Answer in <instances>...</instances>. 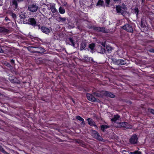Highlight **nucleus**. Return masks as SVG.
<instances>
[{
	"instance_id": "f257e3e1",
	"label": "nucleus",
	"mask_w": 154,
	"mask_h": 154,
	"mask_svg": "<svg viewBox=\"0 0 154 154\" xmlns=\"http://www.w3.org/2000/svg\"><path fill=\"white\" fill-rule=\"evenodd\" d=\"M105 45V42L98 43L97 44V51L100 54H104L106 51Z\"/></svg>"
},
{
	"instance_id": "f03ea898",
	"label": "nucleus",
	"mask_w": 154,
	"mask_h": 154,
	"mask_svg": "<svg viewBox=\"0 0 154 154\" xmlns=\"http://www.w3.org/2000/svg\"><path fill=\"white\" fill-rule=\"evenodd\" d=\"M112 63L116 65H122L126 64V61L124 60H117L114 58H112Z\"/></svg>"
},
{
	"instance_id": "7ed1b4c3",
	"label": "nucleus",
	"mask_w": 154,
	"mask_h": 154,
	"mask_svg": "<svg viewBox=\"0 0 154 154\" xmlns=\"http://www.w3.org/2000/svg\"><path fill=\"white\" fill-rule=\"evenodd\" d=\"M116 10L118 13H120L121 14L123 15L125 14L126 12L127 8L118 5L116 6Z\"/></svg>"
},
{
	"instance_id": "20e7f679",
	"label": "nucleus",
	"mask_w": 154,
	"mask_h": 154,
	"mask_svg": "<svg viewBox=\"0 0 154 154\" xmlns=\"http://www.w3.org/2000/svg\"><path fill=\"white\" fill-rule=\"evenodd\" d=\"M122 28L126 30L127 32L133 33V29L132 26L129 24H127L122 27Z\"/></svg>"
},
{
	"instance_id": "39448f33",
	"label": "nucleus",
	"mask_w": 154,
	"mask_h": 154,
	"mask_svg": "<svg viewBox=\"0 0 154 154\" xmlns=\"http://www.w3.org/2000/svg\"><path fill=\"white\" fill-rule=\"evenodd\" d=\"M137 135L136 134H134L131 137L129 141L131 144H135L137 143Z\"/></svg>"
},
{
	"instance_id": "423d86ee",
	"label": "nucleus",
	"mask_w": 154,
	"mask_h": 154,
	"mask_svg": "<svg viewBox=\"0 0 154 154\" xmlns=\"http://www.w3.org/2000/svg\"><path fill=\"white\" fill-rule=\"evenodd\" d=\"M119 126L121 127H124L126 128H131L132 126L129 124L125 122H119Z\"/></svg>"
},
{
	"instance_id": "0eeeda50",
	"label": "nucleus",
	"mask_w": 154,
	"mask_h": 154,
	"mask_svg": "<svg viewBox=\"0 0 154 154\" xmlns=\"http://www.w3.org/2000/svg\"><path fill=\"white\" fill-rule=\"evenodd\" d=\"M28 8L30 11L34 12L36 11L37 10L38 7L36 5H30L29 7Z\"/></svg>"
},
{
	"instance_id": "6e6552de",
	"label": "nucleus",
	"mask_w": 154,
	"mask_h": 154,
	"mask_svg": "<svg viewBox=\"0 0 154 154\" xmlns=\"http://www.w3.org/2000/svg\"><path fill=\"white\" fill-rule=\"evenodd\" d=\"M87 98L89 100L94 102L96 100L95 97L91 94H87Z\"/></svg>"
},
{
	"instance_id": "1a4fd4ad",
	"label": "nucleus",
	"mask_w": 154,
	"mask_h": 154,
	"mask_svg": "<svg viewBox=\"0 0 154 154\" xmlns=\"http://www.w3.org/2000/svg\"><path fill=\"white\" fill-rule=\"evenodd\" d=\"M97 31L101 32H102L108 33L109 32V30L104 27H97Z\"/></svg>"
},
{
	"instance_id": "9d476101",
	"label": "nucleus",
	"mask_w": 154,
	"mask_h": 154,
	"mask_svg": "<svg viewBox=\"0 0 154 154\" xmlns=\"http://www.w3.org/2000/svg\"><path fill=\"white\" fill-rule=\"evenodd\" d=\"M42 31L44 33L48 34L51 32V29H50L44 26L42 27L41 28Z\"/></svg>"
},
{
	"instance_id": "9b49d317",
	"label": "nucleus",
	"mask_w": 154,
	"mask_h": 154,
	"mask_svg": "<svg viewBox=\"0 0 154 154\" xmlns=\"http://www.w3.org/2000/svg\"><path fill=\"white\" fill-rule=\"evenodd\" d=\"M104 94L106 96L111 98H114L115 97V95L114 94L109 92L105 91Z\"/></svg>"
},
{
	"instance_id": "f8f14e48",
	"label": "nucleus",
	"mask_w": 154,
	"mask_h": 154,
	"mask_svg": "<svg viewBox=\"0 0 154 154\" xmlns=\"http://www.w3.org/2000/svg\"><path fill=\"white\" fill-rule=\"evenodd\" d=\"M146 22V18L144 17H143L141 19V27L144 28L145 27V25Z\"/></svg>"
},
{
	"instance_id": "ddd939ff",
	"label": "nucleus",
	"mask_w": 154,
	"mask_h": 154,
	"mask_svg": "<svg viewBox=\"0 0 154 154\" xmlns=\"http://www.w3.org/2000/svg\"><path fill=\"white\" fill-rule=\"evenodd\" d=\"M36 22L35 19L32 18H30L29 19V23L33 26L35 25Z\"/></svg>"
},
{
	"instance_id": "4468645a",
	"label": "nucleus",
	"mask_w": 154,
	"mask_h": 154,
	"mask_svg": "<svg viewBox=\"0 0 154 154\" xmlns=\"http://www.w3.org/2000/svg\"><path fill=\"white\" fill-rule=\"evenodd\" d=\"M106 51L109 53H111L113 48L109 45L106 46Z\"/></svg>"
},
{
	"instance_id": "2eb2a0df",
	"label": "nucleus",
	"mask_w": 154,
	"mask_h": 154,
	"mask_svg": "<svg viewBox=\"0 0 154 154\" xmlns=\"http://www.w3.org/2000/svg\"><path fill=\"white\" fill-rule=\"evenodd\" d=\"M105 91H97V97H102L103 94H104Z\"/></svg>"
},
{
	"instance_id": "dca6fc26",
	"label": "nucleus",
	"mask_w": 154,
	"mask_h": 154,
	"mask_svg": "<svg viewBox=\"0 0 154 154\" xmlns=\"http://www.w3.org/2000/svg\"><path fill=\"white\" fill-rule=\"evenodd\" d=\"M120 117V116L118 114L114 115L113 118L111 119V121L112 122H116L117 120L119 119Z\"/></svg>"
},
{
	"instance_id": "f3484780",
	"label": "nucleus",
	"mask_w": 154,
	"mask_h": 154,
	"mask_svg": "<svg viewBox=\"0 0 154 154\" xmlns=\"http://www.w3.org/2000/svg\"><path fill=\"white\" fill-rule=\"evenodd\" d=\"M50 9L53 13H55L57 11V10L55 8V5L54 4H52L50 5Z\"/></svg>"
},
{
	"instance_id": "a211bd4d",
	"label": "nucleus",
	"mask_w": 154,
	"mask_h": 154,
	"mask_svg": "<svg viewBox=\"0 0 154 154\" xmlns=\"http://www.w3.org/2000/svg\"><path fill=\"white\" fill-rule=\"evenodd\" d=\"M88 124L91 126L94 125L95 122L92 120V119L90 118H88L87 119Z\"/></svg>"
},
{
	"instance_id": "6ab92c4d",
	"label": "nucleus",
	"mask_w": 154,
	"mask_h": 154,
	"mask_svg": "<svg viewBox=\"0 0 154 154\" xmlns=\"http://www.w3.org/2000/svg\"><path fill=\"white\" fill-rule=\"evenodd\" d=\"M109 127L110 126H109L105 125H102L101 126V129L104 132L105 129H106Z\"/></svg>"
},
{
	"instance_id": "aec40b11",
	"label": "nucleus",
	"mask_w": 154,
	"mask_h": 154,
	"mask_svg": "<svg viewBox=\"0 0 154 154\" xmlns=\"http://www.w3.org/2000/svg\"><path fill=\"white\" fill-rule=\"evenodd\" d=\"M97 6H104L103 1V0H99L97 3Z\"/></svg>"
},
{
	"instance_id": "412c9836",
	"label": "nucleus",
	"mask_w": 154,
	"mask_h": 154,
	"mask_svg": "<svg viewBox=\"0 0 154 154\" xmlns=\"http://www.w3.org/2000/svg\"><path fill=\"white\" fill-rule=\"evenodd\" d=\"M76 118L77 119H78L79 120L81 121L82 122V124H84L85 123L84 122V119L82 118L80 116H77L76 117Z\"/></svg>"
},
{
	"instance_id": "4be33fe9",
	"label": "nucleus",
	"mask_w": 154,
	"mask_h": 154,
	"mask_svg": "<svg viewBox=\"0 0 154 154\" xmlns=\"http://www.w3.org/2000/svg\"><path fill=\"white\" fill-rule=\"evenodd\" d=\"M95 46V45L93 43L90 44L89 45V48L91 50V52L93 53V50Z\"/></svg>"
},
{
	"instance_id": "5701e85b",
	"label": "nucleus",
	"mask_w": 154,
	"mask_h": 154,
	"mask_svg": "<svg viewBox=\"0 0 154 154\" xmlns=\"http://www.w3.org/2000/svg\"><path fill=\"white\" fill-rule=\"evenodd\" d=\"M97 140H98L99 141H103V140L102 138L97 133Z\"/></svg>"
},
{
	"instance_id": "b1692460",
	"label": "nucleus",
	"mask_w": 154,
	"mask_h": 154,
	"mask_svg": "<svg viewBox=\"0 0 154 154\" xmlns=\"http://www.w3.org/2000/svg\"><path fill=\"white\" fill-rule=\"evenodd\" d=\"M134 13L136 14L137 17L138 13L139 12V11L138 10V8H135L134 9Z\"/></svg>"
},
{
	"instance_id": "393cba45",
	"label": "nucleus",
	"mask_w": 154,
	"mask_h": 154,
	"mask_svg": "<svg viewBox=\"0 0 154 154\" xmlns=\"http://www.w3.org/2000/svg\"><path fill=\"white\" fill-rule=\"evenodd\" d=\"M59 12L62 14H64L65 12V11L64 9L62 7H60L59 9Z\"/></svg>"
},
{
	"instance_id": "a878e982",
	"label": "nucleus",
	"mask_w": 154,
	"mask_h": 154,
	"mask_svg": "<svg viewBox=\"0 0 154 154\" xmlns=\"http://www.w3.org/2000/svg\"><path fill=\"white\" fill-rule=\"evenodd\" d=\"M11 2L12 4L14 5L15 7L16 8L17 5L16 1V0H11Z\"/></svg>"
},
{
	"instance_id": "bb28decb",
	"label": "nucleus",
	"mask_w": 154,
	"mask_h": 154,
	"mask_svg": "<svg viewBox=\"0 0 154 154\" xmlns=\"http://www.w3.org/2000/svg\"><path fill=\"white\" fill-rule=\"evenodd\" d=\"M148 110L149 112L154 115V109L150 108H149Z\"/></svg>"
},
{
	"instance_id": "cd10ccee",
	"label": "nucleus",
	"mask_w": 154,
	"mask_h": 154,
	"mask_svg": "<svg viewBox=\"0 0 154 154\" xmlns=\"http://www.w3.org/2000/svg\"><path fill=\"white\" fill-rule=\"evenodd\" d=\"M86 47V45L84 43H82L81 44V50L83 49Z\"/></svg>"
},
{
	"instance_id": "c85d7f7f",
	"label": "nucleus",
	"mask_w": 154,
	"mask_h": 154,
	"mask_svg": "<svg viewBox=\"0 0 154 154\" xmlns=\"http://www.w3.org/2000/svg\"><path fill=\"white\" fill-rule=\"evenodd\" d=\"M69 40L70 41L72 46L74 47H75V44L73 42V40L72 38H69Z\"/></svg>"
},
{
	"instance_id": "c756f323",
	"label": "nucleus",
	"mask_w": 154,
	"mask_h": 154,
	"mask_svg": "<svg viewBox=\"0 0 154 154\" xmlns=\"http://www.w3.org/2000/svg\"><path fill=\"white\" fill-rule=\"evenodd\" d=\"M131 154H141V152H140L135 151L133 152H131Z\"/></svg>"
},
{
	"instance_id": "7c9ffc66",
	"label": "nucleus",
	"mask_w": 154,
	"mask_h": 154,
	"mask_svg": "<svg viewBox=\"0 0 154 154\" xmlns=\"http://www.w3.org/2000/svg\"><path fill=\"white\" fill-rule=\"evenodd\" d=\"M148 51L150 52L151 53H154V48H151L148 50Z\"/></svg>"
},
{
	"instance_id": "2f4dec72",
	"label": "nucleus",
	"mask_w": 154,
	"mask_h": 154,
	"mask_svg": "<svg viewBox=\"0 0 154 154\" xmlns=\"http://www.w3.org/2000/svg\"><path fill=\"white\" fill-rule=\"evenodd\" d=\"M106 3L108 5H109L110 2V0H105Z\"/></svg>"
},
{
	"instance_id": "473e14b6",
	"label": "nucleus",
	"mask_w": 154,
	"mask_h": 154,
	"mask_svg": "<svg viewBox=\"0 0 154 154\" xmlns=\"http://www.w3.org/2000/svg\"><path fill=\"white\" fill-rule=\"evenodd\" d=\"M3 51L2 49L0 47V53H3Z\"/></svg>"
},
{
	"instance_id": "72a5a7b5",
	"label": "nucleus",
	"mask_w": 154,
	"mask_h": 154,
	"mask_svg": "<svg viewBox=\"0 0 154 154\" xmlns=\"http://www.w3.org/2000/svg\"><path fill=\"white\" fill-rule=\"evenodd\" d=\"M12 16H13V17L14 18L15 17H16V15L15 14H12Z\"/></svg>"
},
{
	"instance_id": "f704fd0d",
	"label": "nucleus",
	"mask_w": 154,
	"mask_h": 154,
	"mask_svg": "<svg viewBox=\"0 0 154 154\" xmlns=\"http://www.w3.org/2000/svg\"><path fill=\"white\" fill-rule=\"evenodd\" d=\"M6 66H9L10 65V64L9 63H6Z\"/></svg>"
},
{
	"instance_id": "c9c22d12",
	"label": "nucleus",
	"mask_w": 154,
	"mask_h": 154,
	"mask_svg": "<svg viewBox=\"0 0 154 154\" xmlns=\"http://www.w3.org/2000/svg\"><path fill=\"white\" fill-rule=\"evenodd\" d=\"M114 2H118L119 1H120V0H113Z\"/></svg>"
},
{
	"instance_id": "e433bc0d",
	"label": "nucleus",
	"mask_w": 154,
	"mask_h": 154,
	"mask_svg": "<svg viewBox=\"0 0 154 154\" xmlns=\"http://www.w3.org/2000/svg\"><path fill=\"white\" fill-rule=\"evenodd\" d=\"M141 2L142 3H144L145 2V0H141Z\"/></svg>"
},
{
	"instance_id": "4c0bfd02",
	"label": "nucleus",
	"mask_w": 154,
	"mask_h": 154,
	"mask_svg": "<svg viewBox=\"0 0 154 154\" xmlns=\"http://www.w3.org/2000/svg\"><path fill=\"white\" fill-rule=\"evenodd\" d=\"M11 61V62H13V63L14 62V61L13 60H12Z\"/></svg>"
},
{
	"instance_id": "58836bf2",
	"label": "nucleus",
	"mask_w": 154,
	"mask_h": 154,
	"mask_svg": "<svg viewBox=\"0 0 154 154\" xmlns=\"http://www.w3.org/2000/svg\"><path fill=\"white\" fill-rule=\"evenodd\" d=\"M99 100H97V102H99Z\"/></svg>"
}]
</instances>
